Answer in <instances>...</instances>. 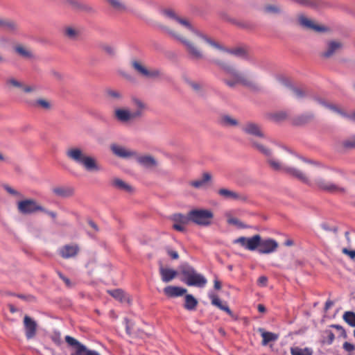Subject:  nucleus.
<instances>
[{
  "label": "nucleus",
  "mask_w": 355,
  "mask_h": 355,
  "mask_svg": "<svg viewBox=\"0 0 355 355\" xmlns=\"http://www.w3.org/2000/svg\"><path fill=\"white\" fill-rule=\"evenodd\" d=\"M163 15L172 21L173 29L165 28L166 31L174 39L180 41L185 47L186 51L192 60H199L204 58L201 45L207 43L214 49L223 53H229L239 57H244L246 51L243 48L227 49L218 42L211 40L195 30L186 19L177 16L175 11L166 9Z\"/></svg>",
  "instance_id": "1"
},
{
  "label": "nucleus",
  "mask_w": 355,
  "mask_h": 355,
  "mask_svg": "<svg viewBox=\"0 0 355 355\" xmlns=\"http://www.w3.org/2000/svg\"><path fill=\"white\" fill-rule=\"evenodd\" d=\"M211 61L223 70L225 77L223 79V82L228 87L235 88L238 85H241L252 91L259 90V85L247 74L237 69L234 66L230 65L218 58H213Z\"/></svg>",
  "instance_id": "2"
},
{
  "label": "nucleus",
  "mask_w": 355,
  "mask_h": 355,
  "mask_svg": "<svg viewBox=\"0 0 355 355\" xmlns=\"http://www.w3.org/2000/svg\"><path fill=\"white\" fill-rule=\"evenodd\" d=\"M252 143L253 146L257 150L268 157V163L272 170L284 173L304 184H310L311 182L309 178L304 171L295 166H286L282 164L279 161L271 157L270 150L263 144L257 143L254 141H252Z\"/></svg>",
  "instance_id": "3"
},
{
  "label": "nucleus",
  "mask_w": 355,
  "mask_h": 355,
  "mask_svg": "<svg viewBox=\"0 0 355 355\" xmlns=\"http://www.w3.org/2000/svg\"><path fill=\"white\" fill-rule=\"evenodd\" d=\"M66 156L70 160L83 166L87 171H99L101 170L96 159L93 156L87 155L80 147L69 148L66 150Z\"/></svg>",
  "instance_id": "4"
},
{
  "label": "nucleus",
  "mask_w": 355,
  "mask_h": 355,
  "mask_svg": "<svg viewBox=\"0 0 355 355\" xmlns=\"http://www.w3.org/2000/svg\"><path fill=\"white\" fill-rule=\"evenodd\" d=\"M180 272L184 278L182 281L189 286L204 287L207 281L201 274L197 273L193 267L188 264H184L180 268Z\"/></svg>",
  "instance_id": "5"
},
{
  "label": "nucleus",
  "mask_w": 355,
  "mask_h": 355,
  "mask_svg": "<svg viewBox=\"0 0 355 355\" xmlns=\"http://www.w3.org/2000/svg\"><path fill=\"white\" fill-rule=\"evenodd\" d=\"M190 221L200 226H208L211 223L214 214L211 210L196 209L189 211Z\"/></svg>",
  "instance_id": "6"
},
{
  "label": "nucleus",
  "mask_w": 355,
  "mask_h": 355,
  "mask_svg": "<svg viewBox=\"0 0 355 355\" xmlns=\"http://www.w3.org/2000/svg\"><path fill=\"white\" fill-rule=\"evenodd\" d=\"M314 184L318 189L330 193H343L346 191L344 187L327 181L322 178H315Z\"/></svg>",
  "instance_id": "7"
},
{
  "label": "nucleus",
  "mask_w": 355,
  "mask_h": 355,
  "mask_svg": "<svg viewBox=\"0 0 355 355\" xmlns=\"http://www.w3.org/2000/svg\"><path fill=\"white\" fill-rule=\"evenodd\" d=\"M17 209L22 214H31L38 211H44V208L33 199H26L18 202Z\"/></svg>",
  "instance_id": "8"
},
{
  "label": "nucleus",
  "mask_w": 355,
  "mask_h": 355,
  "mask_svg": "<svg viewBox=\"0 0 355 355\" xmlns=\"http://www.w3.org/2000/svg\"><path fill=\"white\" fill-rule=\"evenodd\" d=\"M65 341L67 344L75 348V352L71 354L76 355H100L96 351L88 349L84 345L80 343L76 338L70 336H65Z\"/></svg>",
  "instance_id": "9"
},
{
  "label": "nucleus",
  "mask_w": 355,
  "mask_h": 355,
  "mask_svg": "<svg viewBox=\"0 0 355 355\" xmlns=\"http://www.w3.org/2000/svg\"><path fill=\"white\" fill-rule=\"evenodd\" d=\"M132 66L140 76L146 78H155L162 75V73L159 69H149L137 60L132 62Z\"/></svg>",
  "instance_id": "10"
},
{
  "label": "nucleus",
  "mask_w": 355,
  "mask_h": 355,
  "mask_svg": "<svg viewBox=\"0 0 355 355\" xmlns=\"http://www.w3.org/2000/svg\"><path fill=\"white\" fill-rule=\"evenodd\" d=\"M114 116L118 121L126 123L134 119L140 117V112H131L128 109L117 108L114 110Z\"/></svg>",
  "instance_id": "11"
},
{
  "label": "nucleus",
  "mask_w": 355,
  "mask_h": 355,
  "mask_svg": "<svg viewBox=\"0 0 355 355\" xmlns=\"http://www.w3.org/2000/svg\"><path fill=\"white\" fill-rule=\"evenodd\" d=\"M260 235L256 234L250 238L241 236L234 241V243H239L245 249L253 251L259 248L260 244Z\"/></svg>",
  "instance_id": "12"
},
{
  "label": "nucleus",
  "mask_w": 355,
  "mask_h": 355,
  "mask_svg": "<svg viewBox=\"0 0 355 355\" xmlns=\"http://www.w3.org/2000/svg\"><path fill=\"white\" fill-rule=\"evenodd\" d=\"M23 324L26 338L28 340L33 338L36 336L37 331V324L36 321L30 316L26 315L24 317Z\"/></svg>",
  "instance_id": "13"
},
{
  "label": "nucleus",
  "mask_w": 355,
  "mask_h": 355,
  "mask_svg": "<svg viewBox=\"0 0 355 355\" xmlns=\"http://www.w3.org/2000/svg\"><path fill=\"white\" fill-rule=\"evenodd\" d=\"M243 132L254 137L263 138L265 137L261 127L254 122H248L241 128Z\"/></svg>",
  "instance_id": "14"
},
{
  "label": "nucleus",
  "mask_w": 355,
  "mask_h": 355,
  "mask_svg": "<svg viewBox=\"0 0 355 355\" xmlns=\"http://www.w3.org/2000/svg\"><path fill=\"white\" fill-rule=\"evenodd\" d=\"M218 194L225 200L235 201H245L247 200V197L244 194L226 188L218 189Z\"/></svg>",
  "instance_id": "15"
},
{
  "label": "nucleus",
  "mask_w": 355,
  "mask_h": 355,
  "mask_svg": "<svg viewBox=\"0 0 355 355\" xmlns=\"http://www.w3.org/2000/svg\"><path fill=\"white\" fill-rule=\"evenodd\" d=\"M277 248L278 243L276 241L272 239L261 240V238H260V244L258 248L259 253L270 254L276 251Z\"/></svg>",
  "instance_id": "16"
},
{
  "label": "nucleus",
  "mask_w": 355,
  "mask_h": 355,
  "mask_svg": "<svg viewBox=\"0 0 355 355\" xmlns=\"http://www.w3.org/2000/svg\"><path fill=\"white\" fill-rule=\"evenodd\" d=\"M79 252L78 245H65L59 250V254L64 259L74 257Z\"/></svg>",
  "instance_id": "17"
},
{
  "label": "nucleus",
  "mask_w": 355,
  "mask_h": 355,
  "mask_svg": "<svg viewBox=\"0 0 355 355\" xmlns=\"http://www.w3.org/2000/svg\"><path fill=\"white\" fill-rule=\"evenodd\" d=\"M111 150L115 155L121 158H128L136 155L135 152L117 144H112Z\"/></svg>",
  "instance_id": "18"
},
{
  "label": "nucleus",
  "mask_w": 355,
  "mask_h": 355,
  "mask_svg": "<svg viewBox=\"0 0 355 355\" xmlns=\"http://www.w3.org/2000/svg\"><path fill=\"white\" fill-rule=\"evenodd\" d=\"M30 107L37 109H42L45 111H49L52 108L51 101L46 98H38L37 100H31L28 101Z\"/></svg>",
  "instance_id": "19"
},
{
  "label": "nucleus",
  "mask_w": 355,
  "mask_h": 355,
  "mask_svg": "<svg viewBox=\"0 0 355 355\" xmlns=\"http://www.w3.org/2000/svg\"><path fill=\"white\" fill-rule=\"evenodd\" d=\"M318 103L322 105L323 106L329 108L330 110L340 114V116L347 118L353 121H355V112L352 113V114H347L336 105L327 103L325 101L320 99L318 100Z\"/></svg>",
  "instance_id": "20"
},
{
  "label": "nucleus",
  "mask_w": 355,
  "mask_h": 355,
  "mask_svg": "<svg viewBox=\"0 0 355 355\" xmlns=\"http://www.w3.org/2000/svg\"><path fill=\"white\" fill-rule=\"evenodd\" d=\"M187 291V290L186 288L175 286H168L164 288V294L169 297L182 296L184 295Z\"/></svg>",
  "instance_id": "21"
},
{
  "label": "nucleus",
  "mask_w": 355,
  "mask_h": 355,
  "mask_svg": "<svg viewBox=\"0 0 355 355\" xmlns=\"http://www.w3.org/2000/svg\"><path fill=\"white\" fill-rule=\"evenodd\" d=\"M299 23L302 27L306 29L313 30L317 32H320L324 30L323 27L315 24L312 20L308 19L304 15H300L299 17Z\"/></svg>",
  "instance_id": "22"
},
{
  "label": "nucleus",
  "mask_w": 355,
  "mask_h": 355,
  "mask_svg": "<svg viewBox=\"0 0 355 355\" xmlns=\"http://www.w3.org/2000/svg\"><path fill=\"white\" fill-rule=\"evenodd\" d=\"M211 180V175L209 173H204L201 178L191 181L189 185L196 189H202L207 186L209 182Z\"/></svg>",
  "instance_id": "23"
},
{
  "label": "nucleus",
  "mask_w": 355,
  "mask_h": 355,
  "mask_svg": "<svg viewBox=\"0 0 355 355\" xmlns=\"http://www.w3.org/2000/svg\"><path fill=\"white\" fill-rule=\"evenodd\" d=\"M14 51L18 55L24 59H32L34 58V55L31 49L23 44H16L14 46Z\"/></svg>",
  "instance_id": "24"
},
{
  "label": "nucleus",
  "mask_w": 355,
  "mask_h": 355,
  "mask_svg": "<svg viewBox=\"0 0 355 355\" xmlns=\"http://www.w3.org/2000/svg\"><path fill=\"white\" fill-rule=\"evenodd\" d=\"M159 271L162 282L166 283L173 280L178 275L177 271L175 270L164 268L163 266L159 267Z\"/></svg>",
  "instance_id": "25"
},
{
  "label": "nucleus",
  "mask_w": 355,
  "mask_h": 355,
  "mask_svg": "<svg viewBox=\"0 0 355 355\" xmlns=\"http://www.w3.org/2000/svg\"><path fill=\"white\" fill-rule=\"evenodd\" d=\"M52 191L56 196L60 198H69L74 194V189L72 187H57Z\"/></svg>",
  "instance_id": "26"
},
{
  "label": "nucleus",
  "mask_w": 355,
  "mask_h": 355,
  "mask_svg": "<svg viewBox=\"0 0 355 355\" xmlns=\"http://www.w3.org/2000/svg\"><path fill=\"white\" fill-rule=\"evenodd\" d=\"M258 331L261 334L262 337L261 345L263 346L267 345L271 341L277 340L279 338L277 334L269 331H266L262 328H259Z\"/></svg>",
  "instance_id": "27"
},
{
  "label": "nucleus",
  "mask_w": 355,
  "mask_h": 355,
  "mask_svg": "<svg viewBox=\"0 0 355 355\" xmlns=\"http://www.w3.org/2000/svg\"><path fill=\"white\" fill-rule=\"evenodd\" d=\"M138 162L146 168H153L156 166L157 161L150 155H144L138 157Z\"/></svg>",
  "instance_id": "28"
},
{
  "label": "nucleus",
  "mask_w": 355,
  "mask_h": 355,
  "mask_svg": "<svg viewBox=\"0 0 355 355\" xmlns=\"http://www.w3.org/2000/svg\"><path fill=\"white\" fill-rule=\"evenodd\" d=\"M0 28L12 32L17 29V24L12 20L0 18Z\"/></svg>",
  "instance_id": "29"
},
{
  "label": "nucleus",
  "mask_w": 355,
  "mask_h": 355,
  "mask_svg": "<svg viewBox=\"0 0 355 355\" xmlns=\"http://www.w3.org/2000/svg\"><path fill=\"white\" fill-rule=\"evenodd\" d=\"M209 298L211 300V304L214 306H216L218 309H220V310H223V311H225L229 315L232 314V311L230 309V308L228 307V306L227 304H223L221 302L220 300L218 298V297L216 295L209 294Z\"/></svg>",
  "instance_id": "30"
},
{
  "label": "nucleus",
  "mask_w": 355,
  "mask_h": 355,
  "mask_svg": "<svg viewBox=\"0 0 355 355\" xmlns=\"http://www.w3.org/2000/svg\"><path fill=\"white\" fill-rule=\"evenodd\" d=\"M112 184L116 188L128 193H132L133 191L132 187L121 179L114 180Z\"/></svg>",
  "instance_id": "31"
},
{
  "label": "nucleus",
  "mask_w": 355,
  "mask_h": 355,
  "mask_svg": "<svg viewBox=\"0 0 355 355\" xmlns=\"http://www.w3.org/2000/svg\"><path fill=\"white\" fill-rule=\"evenodd\" d=\"M198 305L197 300L190 294L185 295L184 309L189 311L194 310Z\"/></svg>",
  "instance_id": "32"
},
{
  "label": "nucleus",
  "mask_w": 355,
  "mask_h": 355,
  "mask_svg": "<svg viewBox=\"0 0 355 355\" xmlns=\"http://www.w3.org/2000/svg\"><path fill=\"white\" fill-rule=\"evenodd\" d=\"M220 123L223 125L227 127H234L239 125V121L229 115H223L220 119Z\"/></svg>",
  "instance_id": "33"
},
{
  "label": "nucleus",
  "mask_w": 355,
  "mask_h": 355,
  "mask_svg": "<svg viewBox=\"0 0 355 355\" xmlns=\"http://www.w3.org/2000/svg\"><path fill=\"white\" fill-rule=\"evenodd\" d=\"M341 47V44L337 42H330L328 44L327 50L323 53V56L329 58L331 56L336 50Z\"/></svg>",
  "instance_id": "34"
},
{
  "label": "nucleus",
  "mask_w": 355,
  "mask_h": 355,
  "mask_svg": "<svg viewBox=\"0 0 355 355\" xmlns=\"http://www.w3.org/2000/svg\"><path fill=\"white\" fill-rule=\"evenodd\" d=\"M108 293L113 297L119 300L121 302L128 300V297L127 296V295L121 289L109 291Z\"/></svg>",
  "instance_id": "35"
},
{
  "label": "nucleus",
  "mask_w": 355,
  "mask_h": 355,
  "mask_svg": "<svg viewBox=\"0 0 355 355\" xmlns=\"http://www.w3.org/2000/svg\"><path fill=\"white\" fill-rule=\"evenodd\" d=\"M171 220L174 223L179 224H187L190 221L189 213L187 216H184L182 214H175L172 215Z\"/></svg>",
  "instance_id": "36"
},
{
  "label": "nucleus",
  "mask_w": 355,
  "mask_h": 355,
  "mask_svg": "<svg viewBox=\"0 0 355 355\" xmlns=\"http://www.w3.org/2000/svg\"><path fill=\"white\" fill-rule=\"evenodd\" d=\"M291 355H312L313 351L308 347L302 349L299 347H294L291 348Z\"/></svg>",
  "instance_id": "37"
},
{
  "label": "nucleus",
  "mask_w": 355,
  "mask_h": 355,
  "mask_svg": "<svg viewBox=\"0 0 355 355\" xmlns=\"http://www.w3.org/2000/svg\"><path fill=\"white\" fill-rule=\"evenodd\" d=\"M106 94L107 98L113 101H119L123 98V94L118 90L107 89Z\"/></svg>",
  "instance_id": "38"
},
{
  "label": "nucleus",
  "mask_w": 355,
  "mask_h": 355,
  "mask_svg": "<svg viewBox=\"0 0 355 355\" xmlns=\"http://www.w3.org/2000/svg\"><path fill=\"white\" fill-rule=\"evenodd\" d=\"M65 5L73 10H80L84 8L79 0H64Z\"/></svg>",
  "instance_id": "39"
},
{
  "label": "nucleus",
  "mask_w": 355,
  "mask_h": 355,
  "mask_svg": "<svg viewBox=\"0 0 355 355\" xmlns=\"http://www.w3.org/2000/svg\"><path fill=\"white\" fill-rule=\"evenodd\" d=\"M343 320L351 327H355V313L352 311H346L343 314Z\"/></svg>",
  "instance_id": "40"
},
{
  "label": "nucleus",
  "mask_w": 355,
  "mask_h": 355,
  "mask_svg": "<svg viewBox=\"0 0 355 355\" xmlns=\"http://www.w3.org/2000/svg\"><path fill=\"white\" fill-rule=\"evenodd\" d=\"M132 101L133 105L135 106L137 108L135 112H140V116H141L143 114L144 110L146 108V105L141 100H140L137 98H133L132 99Z\"/></svg>",
  "instance_id": "41"
},
{
  "label": "nucleus",
  "mask_w": 355,
  "mask_h": 355,
  "mask_svg": "<svg viewBox=\"0 0 355 355\" xmlns=\"http://www.w3.org/2000/svg\"><path fill=\"white\" fill-rule=\"evenodd\" d=\"M64 33L66 37L71 40H75L78 35V31L69 26L64 28Z\"/></svg>",
  "instance_id": "42"
},
{
  "label": "nucleus",
  "mask_w": 355,
  "mask_h": 355,
  "mask_svg": "<svg viewBox=\"0 0 355 355\" xmlns=\"http://www.w3.org/2000/svg\"><path fill=\"white\" fill-rule=\"evenodd\" d=\"M264 12L268 14H279L282 12V9L276 5H267L264 7Z\"/></svg>",
  "instance_id": "43"
},
{
  "label": "nucleus",
  "mask_w": 355,
  "mask_h": 355,
  "mask_svg": "<svg viewBox=\"0 0 355 355\" xmlns=\"http://www.w3.org/2000/svg\"><path fill=\"white\" fill-rule=\"evenodd\" d=\"M6 85L8 87H13L17 88H21L23 87V84L21 82L18 81L17 80L13 78H8L6 80Z\"/></svg>",
  "instance_id": "44"
},
{
  "label": "nucleus",
  "mask_w": 355,
  "mask_h": 355,
  "mask_svg": "<svg viewBox=\"0 0 355 355\" xmlns=\"http://www.w3.org/2000/svg\"><path fill=\"white\" fill-rule=\"evenodd\" d=\"M58 275L59 277L64 282L66 286L68 288H72L75 286V284L73 283L68 277H65L60 272H58Z\"/></svg>",
  "instance_id": "45"
},
{
  "label": "nucleus",
  "mask_w": 355,
  "mask_h": 355,
  "mask_svg": "<svg viewBox=\"0 0 355 355\" xmlns=\"http://www.w3.org/2000/svg\"><path fill=\"white\" fill-rule=\"evenodd\" d=\"M312 118V115H306V116H302L299 117L298 119H295L294 123L296 125H301L306 122H307L309 119Z\"/></svg>",
  "instance_id": "46"
},
{
  "label": "nucleus",
  "mask_w": 355,
  "mask_h": 355,
  "mask_svg": "<svg viewBox=\"0 0 355 355\" xmlns=\"http://www.w3.org/2000/svg\"><path fill=\"white\" fill-rule=\"evenodd\" d=\"M110 3L117 10H124L125 6L119 0H108Z\"/></svg>",
  "instance_id": "47"
},
{
  "label": "nucleus",
  "mask_w": 355,
  "mask_h": 355,
  "mask_svg": "<svg viewBox=\"0 0 355 355\" xmlns=\"http://www.w3.org/2000/svg\"><path fill=\"white\" fill-rule=\"evenodd\" d=\"M273 118L276 121H281L287 118V114L284 112H279L275 114Z\"/></svg>",
  "instance_id": "48"
},
{
  "label": "nucleus",
  "mask_w": 355,
  "mask_h": 355,
  "mask_svg": "<svg viewBox=\"0 0 355 355\" xmlns=\"http://www.w3.org/2000/svg\"><path fill=\"white\" fill-rule=\"evenodd\" d=\"M324 334H326V337L327 339V343L329 345L331 344L335 338L334 334L331 330L325 331Z\"/></svg>",
  "instance_id": "49"
},
{
  "label": "nucleus",
  "mask_w": 355,
  "mask_h": 355,
  "mask_svg": "<svg viewBox=\"0 0 355 355\" xmlns=\"http://www.w3.org/2000/svg\"><path fill=\"white\" fill-rule=\"evenodd\" d=\"M344 146L346 148H355V137L345 141Z\"/></svg>",
  "instance_id": "50"
},
{
  "label": "nucleus",
  "mask_w": 355,
  "mask_h": 355,
  "mask_svg": "<svg viewBox=\"0 0 355 355\" xmlns=\"http://www.w3.org/2000/svg\"><path fill=\"white\" fill-rule=\"evenodd\" d=\"M343 349L349 352H353L355 349V346L348 342H345L343 344Z\"/></svg>",
  "instance_id": "51"
},
{
  "label": "nucleus",
  "mask_w": 355,
  "mask_h": 355,
  "mask_svg": "<svg viewBox=\"0 0 355 355\" xmlns=\"http://www.w3.org/2000/svg\"><path fill=\"white\" fill-rule=\"evenodd\" d=\"M24 92L26 93H30L33 92L37 90V87L35 85H28L25 86L23 85V87H21Z\"/></svg>",
  "instance_id": "52"
},
{
  "label": "nucleus",
  "mask_w": 355,
  "mask_h": 355,
  "mask_svg": "<svg viewBox=\"0 0 355 355\" xmlns=\"http://www.w3.org/2000/svg\"><path fill=\"white\" fill-rule=\"evenodd\" d=\"M167 254L173 259H178L179 258V254L178 252L173 250L170 248L166 249Z\"/></svg>",
  "instance_id": "53"
},
{
  "label": "nucleus",
  "mask_w": 355,
  "mask_h": 355,
  "mask_svg": "<svg viewBox=\"0 0 355 355\" xmlns=\"http://www.w3.org/2000/svg\"><path fill=\"white\" fill-rule=\"evenodd\" d=\"M268 282V278L266 276H261L257 279V284L261 286H266Z\"/></svg>",
  "instance_id": "54"
},
{
  "label": "nucleus",
  "mask_w": 355,
  "mask_h": 355,
  "mask_svg": "<svg viewBox=\"0 0 355 355\" xmlns=\"http://www.w3.org/2000/svg\"><path fill=\"white\" fill-rule=\"evenodd\" d=\"M186 224H179V223H174L173 225V228L178 232H184L185 231V225Z\"/></svg>",
  "instance_id": "55"
},
{
  "label": "nucleus",
  "mask_w": 355,
  "mask_h": 355,
  "mask_svg": "<svg viewBox=\"0 0 355 355\" xmlns=\"http://www.w3.org/2000/svg\"><path fill=\"white\" fill-rule=\"evenodd\" d=\"M227 223L231 225H234L237 226H241V223L239 220L236 218H228Z\"/></svg>",
  "instance_id": "56"
},
{
  "label": "nucleus",
  "mask_w": 355,
  "mask_h": 355,
  "mask_svg": "<svg viewBox=\"0 0 355 355\" xmlns=\"http://www.w3.org/2000/svg\"><path fill=\"white\" fill-rule=\"evenodd\" d=\"M342 252L345 254L348 255L352 259L355 258V250H349L347 248H343L342 250Z\"/></svg>",
  "instance_id": "57"
},
{
  "label": "nucleus",
  "mask_w": 355,
  "mask_h": 355,
  "mask_svg": "<svg viewBox=\"0 0 355 355\" xmlns=\"http://www.w3.org/2000/svg\"><path fill=\"white\" fill-rule=\"evenodd\" d=\"M103 49L108 54L112 55L115 52V49L113 46L109 45H105L103 46Z\"/></svg>",
  "instance_id": "58"
},
{
  "label": "nucleus",
  "mask_w": 355,
  "mask_h": 355,
  "mask_svg": "<svg viewBox=\"0 0 355 355\" xmlns=\"http://www.w3.org/2000/svg\"><path fill=\"white\" fill-rule=\"evenodd\" d=\"M188 83L196 91L200 90L202 87L199 83L188 81Z\"/></svg>",
  "instance_id": "59"
},
{
  "label": "nucleus",
  "mask_w": 355,
  "mask_h": 355,
  "mask_svg": "<svg viewBox=\"0 0 355 355\" xmlns=\"http://www.w3.org/2000/svg\"><path fill=\"white\" fill-rule=\"evenodd\" d=\"M293 92L294 94L297 98H301V97L304 96V92L302 89H299V88L293 89Z\"/></svg>",
  "instance_id": "60"
},
{
  "label": "nucleus",
  "mask_w": 355,
  "mask_h": 355,
  "mask_svg": "<svg viewBox=\"0 0 355 355\" xmlns=\"http://www.w3.org/2000/svg\"><path fill=\"white\" fill-rule=\"evenodd\" d=\"M214 288L216 289V290H220L221 288V283L219 280L218 279H214Z\"/></svg>",
  "instance_id": "61"
},
{
  "label": "nucleus",
  "mask_w": 355,
  "mask_h": 355,
  "mask_svg": "<svg viewBox=\"0 0 355 355\" xmlns=\"http://www.w3.org/2000/svg\"><path fill=\"white\" fill-rule=\"evenodd\" d=\"M42 211L46 213V214H47L49 216H50L53 218H56L57 214L54 211H47L45 209H44V211Z\"/></svg>",
  "instance_id": "62"
},
{
  "label": "nucleus",
  "mask_w": 355,
  "mask_h": 355,
  "mask_svg": "<svg viewBox=\"0 0 355 355\" xmlns=\"http://www.w3.org/2000/svg\"><path fill=\"white\" fill-rule=\"evenodd\" d=\"M284 245L288 247L293 246L294 245V241L291 239H288L285 241Z\"/></svg>",
  "instance_id": "63"
},
{
  "label": "nucleus",
  "mask_w": 355,
  "mask_h": 355,
  "mask_svg": "<svg viewBox=\"0 0 355 355\" xmlns=\"http://www.w3.org/2000/svg\"><path fill=\"white\" fill-rule=\"evenodd\" d=\"M6 189L10 194H12V195L17 194V191H15V189H13L12 188L10 187H6Z\"/></svg>",
  "instance_id": "64"
}]
</instances>
